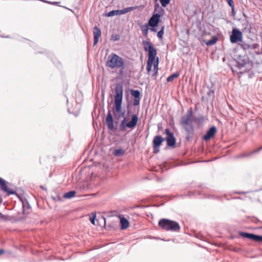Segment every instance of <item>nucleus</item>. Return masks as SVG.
Here are the masks:
<instances>
[{
    "label": "nucleus",
    "instance_id": "obj_25",
    "mask_svg": "<svg viewBox=\"0 0 262 262\" xmlns=\"http://www.w3.org/2000/svg\"><path fill=\"white\" fill-rule=\"evenodd\" d=\"M262 149V146H260L259 148H258L257 149H255L254 150L252 151L251 152H249L248 154H243L239 156L240 158H243V157H248L252 156L253 154L258 153L260 150Z\"/></svg>",
    "mask_w": 262,
    "mask_h": 262
},
{
    "label": "nucleus",
    "instance_id": "obj_45",
    "mask_svg": "<svg viewBox=\"0 0 262 262\" xmlns=\"http://www.w3.org/2000/svg\"><path fill=\"white\" fill-rule=\"evenodd\" d=\"M111 39L112 40L115 41V34L114 33H112V34L111 35Z\"/></svg>",
    "mask_w": 262,
    "mask_h": 262
},
{
    "label": "nucleus",
    "instance_id": "obj_2",
    "mask_svg": "<svg viewBox=\"0 0 262 262\" xmlns=\"http://www.w3.org/2000/svg\"><path fill=\"white\" fill-rule=\"evenodd\" d=\"M192 115V109L190 108L187 111L186 115L181 118V125L185 130L186 139L188 141L192 138L194 133V128L192 123L193 119H191Z\"/></svg>",
    "mask_w": 262,
    "mask_h": 262
},
{
    "label": "nucleus",
    "instance_id": "obj_47",
    "mask_svg": "<svg viewBox=\"0 0 262 262\" xmlns=\"http://www.w3.org/2000/svg\"><path fill=\"white\" fill-rule=\"evenodd\" d=\"M26 203L27 204L28 206V208H31V206L29 204L28 201L27 200H26Z\"/></svg>",
    "mask_w": 262,
    "mask_h": 262
},
{
    "label": "nucleus",
    "instance_id": "obj_17",
    "mask_svg": "<svg viewBox=\"0 0 262 262\" xmlns=\"http://www.w3.org/2000/svg\"><path fill=\"white\" fill-rule=\"evenodd\" d=\"M248 58L247 57H242L241 56L236 60V66L238 69L244 67L247 62Z\"/></svg>",
    "mask_w": 262,
    "mask_h": 262
},
{
    "label": "nucleus",
    "instance_id": "obj_39",
    "mask_svg": "<svg viewBox=\"0 0 262 262\" xmlns=\"http://www.w3.org/2000/svg\"><path fill=\"white\" fill-rule=\"evenodd\" d=\"M140 99H141V98H134V99L133 104L135 106L139 105V104H140Z\"/></svg>",
    "mask_w": 262,
    "mask_h": 262
},
{
    "label": "nucleus",
    "instance_id": "obj_31",
    "mask_svg": "<svg viewBox=\"0 0 262 262\" xmlns=\"http://www.w3.org/2000/svg\"><path fill=\"white\" fill-rule=\"evenodd\" d=\"M102 16L108 17L115 16V9H113L110 12H107L106 10H105V13L103 14Z\"/></svg>",
    "mask_w": 262,
    "mask_h": 262
},
{
    "label": "nucleus",
    "instance_id": "obj_13",
    "mask_svg": "<svg viewBox=\"0 0 262 262\" xmlns=\"http://www.w3.org/2000/svg\"><path fill=\"white\" fill-rule=\"evenodd\" d=\"M115 211L111 212V214L107 215L106 217H103V220L104 222V226L105 228L107 227L110 228L114 229L115 227V224L110 221V218L115 216Z\"/></svg>",
    "mask_w": 262,
    "mask_h": 262
},
{
    "label": "nucleus",
    "instance_id": "obj_10",
    "mask_svg": "<svg viewBox=\"0 0 262 262\" xmlns=\"http://www.w3.org/2000/svg\"><path fill=\"white\" fill-rule=\"evenodd\" d=\"M231 43H236L242 40V33L238 29L235 28L232 30V34L230 37Z\"/></svg>",
    "mask_w": 262,
    "mask_h": 262
},
{
    "label": "nucleus",
    "instance_id": "obj_7",
    "mask_svg": "<svg viewBox=\"0 0 262 262\" xmlns=\"http://www.w3.org/2000/svg\"><path fill=\"white\" fill-rule=\"evenodd\" d=\"M123 98L122 86H116V112H120Z\"/></svg>",
    "mask_w": 262,
    "mask_h": 262
},
{
    "label": "nucleus",
    "instance_id": "obj_43",
    "mask_svg": "<svg viewBox=\"0 0 262 262\" xmlns=\"http://www.w3.org/2000/svg\"><path fill=\"white\" fill-rule=\"evenodd\" d=\"M156 27H151L150 28V30L152 32H156L157 31V29L156 28Z\"/></svg>",
    "mask_w": 262,
    "mask_h": 262
},
{
    "label": "nucleus",
    "instance_id": "obj_3",
    "mask_svg": "<svg viewBox=\"0 0 262 262\" xmlns=\"http://www.w3.org/2000/svg\"><path fill=\"white\" fill-rule=\"evenodd\" d=\"M144 50L148 52V59L147 61L146 70L149 73L152 68V65L156 60L157 55V50L154 47V45L150 41L143 40L142 41Z\"/></svg>",
    "mask_w": 262,
    "mask_h": 262
},
{
    "label": "nucleus",
    "instance_id": "obj_8",
    "mask_svg": "<svg viewBox=\"0 0 262 262\" xmlns=\"http://www.w3.org/2000/svg\"><path fill=\"white\" fill-rule=\"evenodd\" d=\"M125 67V60L120 56L116 54V69H119V71L117 72L119 75H123Z\"/></svg>",
    "mask_w": 262,
    "mask_h": 262
},
{
    "label": "nucleus",
    "instance_id": "obj_22",
    "mask_svg": "<svg viewBox=\"0 0 262 262\" xmlns=\"http://www.w3.org/2000/svg\"><path fill=\"white\" fill-rule=\"evenodd\" d=\"M165 11L160 6L159 3H156L154 6V12L153 14H159L160 15V17H161L164 13Z\"/></svg>",
    "mask_w": 262,
    "mask_h": 262
},
{
    "label": "nucleus",
    "instance_id": "obj_29",
    "mask_svg": "<svg viewBox=\"0 0 262 262\" xmlns=\"http://www.w3.org/2000/svg\"><path fill=\"white\" fill-rule=\"evenodd\" d=\"M207 89H208V91L207 92V99H210L211 98H213L214 97V91L209 89L208 86L207 87Z\"/></svg>",
    "mask_w": 262,
    "mask_h": 262
},
{
    "label": "nucleus",
    "instance_id": "obj_21",
    "mask_svg": "<svg viewBox=\"0 0 262 262\" xmlns=\"http://www.w3.org/2000/svg\"><path fill=\"white\" fill-rule=\"evenodd\" d=\"M165 141V138H163L161 136L157 135L155 136L152 141V145H155V147L159 146L161 145L162 143Z\"/></svg>",
    "mask_w": 262,
    "mask_h": 262
},
{
    "label": "nucleus",
    "instance_id": "obj_38",
    "mask_svg": "<svg viewBox=\"0 0 262 262\" xmlns=\"http://www.w3.org/2000/svg\"><path fill=\"white\" fill-rule=\"evenodd\" d=\"M0 219H1L3 220H4V221H8L9 220V216L4 215L1 212H0Z\"/></svg>",
    "mask_w": 262,
    "mask_h": 262
},
{
    "label": "nucleus",
    "instance_id": "obj_23",
    "mask_svg": "<svg viewBox=\"0 0 262 262\" xmlns=\"http://www.w3.org/2000/svg\"><path fill=\"white\" fill-rule=\"evenodd\" d=\"M76 107L74 110H72L71 108H68V112L70 114L74 115L75 117H77L80 112V104L75 102Z\"/></svg>",
    "mask_w": 262,
    "mask_h": 262
},
{
    "label": "nucleus",
    "instance_id": "obj_20",
    "mask_svg": "<svg viewBox=\"0 0 262 262\" xmlns=\"http://www.w3.org/2000/svg\"><path fill=\"white\" fill-rule=\"evenodd\" d=\"M241 47L244 50H249V49H256L259 48V45L258 43H247L245 42H243L241 45Z\"/></svg>",
    "mask_w": 262,
    "mask_h": 262
},
{
    "label": "nucleus",
    "instance_id": "obj_9",
    "mask_svg": "<svg viewBox=\"0 0 262 262\" xmlns=\"http://www.w3.org/2000/svg\"><path fill=\"white\" fill-rule=\"evenodd\" d=\"M165 133L167 135L165 140L166 141L167 145L170 147L174 146L176 144V139L174 137L173 133L170 132L168 128L165 129Z\"/></svg>",
    "mask_w": 262,
    "mask_h": 262
},
{
    "label": "nucleus",
    "instance_id": "obj_30",
    "mask_svg": "<svg viewBox=\"0 0 262 262\" xmlns=\"http://www.w3.org/2000/svg\"><path fill=\"white\" fill-rule=\"evenodd\" d=\"M158 64H159V57H157L156 61L154 64V70L155 73L153 74V76L156 75V74L158 73Z\"/></svg>",
    "mask_w": 262,
    "mask_h": 262
},
{
    "label": "nucleus",
    "instance_id": "obj_28",
    "mask_svg": "<svg viewBox=\"0 0 262 262\" xmlns=\"http://www.w3.org/2000/svg\"><path fill=\"white\" fill-rule=\"evenodd\" d=\"M180 74L178 73H174L171 74L169 76H168L167 78V81L171 82L173 80L174 78H176L179 76Z\"/></svg>",
    "mask_w": 262,
    "mask_h": 262
},
{
    "label": "nucleus",
    "instance_id": "obj_37",
    "mask_svg": "<svg viewBox=\"0 0 262 262\" xmlns=\"http://www.w3.org/2000/svg\"><path fill=\"white\" fill-rule=\"evenodd\" d=\"M124 153V150L122 149H116V156H120Z\"/></svg>",
    "mask_w": 262,
    "mask_h": 262
},
{
    "label": "nucleus",
    "instance_id": "obj_44",
    "mask_svg": "<svg viewBox=\"0 0 262 262\" xmlns=\"http://www.w3.org/2000/svg\"><path fill=\"white\" fill-rule=\"evenodd\" d=\"M5 252V251L3 249H0V255L4 254Z\"/></svg>",
    "mask_w": 262,
    "mask_h": 262
},
{
    "label": "nucleus",
    "instance_id": "obj_11",
    "mask_svg": "<svg viewBox=\"0 0 262 262\" xmlns=\"http://www.w3.org/2000/svg\"><path fill=\"white\" fill-rule=\"evenodd\" d=\"M239 234L243 237L247 238L256 242H262V236L253 233L240 231Z\"/></svg>",
    "mask_w": 262,
    "mask_h": 262
},
{
    "label": "nucleus",
    "instance_id": "obj_5",
    "mask_svg": "<svg viewBox=\"0 0 262 262\" xmlns=\"http://www.w3.org/2000/svg\"><path fill=\"white\" fill-rule=\"evenodd\" d=\"M9 183L4 180V179L0 177V188L4 192L6 193L8 195H15L17 196L19 200L22 202L23 204V213L25 214V202L21 198L20 196L14 190L8 187Z\"/></svg>",
    "mask_w": 262,
    "mask_h": 262
},
{
    "label": "nucleus",
    "instance_id": "obj_34",
    "mask_svg": "<svg viewBox=\"0 0 262 262\" xmlns=\"http://www.w3.org/2000/svg\"><path fill=\"white\" fill-rule=\"evenodd\" d=\"M96 219V213H92L91 215L90 216V221L91 223L94 225H95V221Z\"/></svg>",
    "mask_w": 262,
    "mask_h": 262
},
{
    "label": "nucleus",
    "instance_id": "obj_18",
    "mask_svg": "<svg viewBox=\"0 0 262 262\" xmlns=\"http://www.w3.org/2000/svg\"><path fill=\"white\" fill-rule=\"evenodd\" d=\"M118 218L120 219V223L121 224V229L124 230L128 228L129 225V223L127 219L124 217V216L118 215H117Z\"/></svg>",
    "mask_w": 262,
    "mask_h": 262
},
{
    "label": "nucleus",
    "instance_id": "obj_6",
    "mask_svg": "<svg viewBox=\"0 0 262 262\" xmlns=\"http://www.w3.org/2000/svg\"><path fill=\"white\" fill-rule=\"evenodd\" d=\"M138 117L137 115L134 114L132 116L131 120L128 122L126 117H124L122 121L120 127L122 131H124L126 127L134 129L137 124Z\"/></svg>",
    "mask_w": 262,
    "mask_h": 262
},
{
    "label": "nucleus",
    "instance_id": "obj_33",
    "mask_svg": "<svg viewBox=\"0 0 262 262\" xmlns=\"http://www.w3.org/2000/svg\"><path fill=\"white\" fill-rule=\"evenodd\" d=\"M164 29H165V26H163L161 27V30L158 32L157 37L159 39H162L163 38V36L164 33Z\"/></svg>",
    "mask_w": 262,
    "mask_h": 262
},
{
    "label": "nucleus",
    "instance_id": "obj_41",
    "mask_svg": "<svg viewBox=\"0 0 262 262\" xmlns=\"http://www.w3.org/2000/svg\"><path fill=\"white\" fill-rule=\"evenodd\" d=\"M226 1L230 7H232L234 6V2H233V0H226Z\"/></svg>",
    "mask_w": 262,
    "mask_h": 262
},
{
    "label": "nucleus",
    "instance_id": "obj_15",
    "mask_svg": "<svg viewBox=\"0 0 262 262\" xmlns=\"http://www.w3.org/2000/svg\"><path fill=\"white\" fill-rule=\"evenodd\" d=\"M160 18L159 14H152L147 25L151 27H157L160 21Z\"/></svg>",
    "mask_w": 262,
    "mask_h": 262
},
{
    "label": "nucleus",
    "instance_id": "obj_19",
    "mask_svg": "<svg viewBox=\"0 0 262 262\" xmlns=\"http://www.w3.org/2000/svg\"><path fill=\"white\" fill-rule=\"evenodd\" d=\"M106 66L112 69L115 68V53H112L107 58Z\"/></svg>",
    "mask_w": 262,
    "mask_h": 262
},
{
    "label": "nucleus",
    "instance_id": "obj_50",
    "mask_svg": "<svg viewBox=\"0 0 262 262\" xmlns=\"http://www.w3.org/2000/svg\"><path fill=\"white\" fill-rule=\"evenodd\" d=\"M40 187H41V189H45L44 188V187H43V186H40Z\"/></svg>",
    "mask_w": 262,
    "mask_h": 262
},
{
    "label": "nucleus",
    "instance_id": "obj_14",
    "mask_svg": "<svg viewBox=\"0 0 262 262\" xmlns=\"http://www.w3.org/2000/svg\"><path fill=\"white\" fill-rule=\"evenodd\" d=\"M103 168L104 169L105 171L107 173L110 172L111 174H112L114 170V162L113 161H108L107 160L106 162H105L103 164Z\"/></svg>",
    "mask_w": 262,
    "mask_h": 262
},
{
    "label": "nucleus",
    "instance_id": "obj_26",
    "mask_svg": "<svg viewBox=\"0 0 262 262\" xmlns=\"http://www.w3.org/2000/svg\"><path fill=\"white\" fill-rule=\"evenodd\" d=\"M76 193V191L75 190H71L67 192H66L63 194V198L67 199H70L73 198L75 196V194Z\"/></svg>",
    "mask_w": 262,
    "mask_h": 262
},
{
    "label": "nucleus",
    "instance_id": "obj_52",
    "mask_svg": "<svg viewBox=\"0 0 262 262\" xmlns=\"http://www.w3.org/2000/svg\"><path fill=\"white\" fill-rule=\"evenodd\" d=\"M68 102H69L68 99H67V103H68Z\"/></svg>",
    "mask_w": 262,
    "mask_h": 262
},
{
    "label": "nucleus",
    "instance_id": "obj_4",
    "mask_svg": "<svg viewBox=\"0 0 262 262\" xmlns=\"http://www.w3.org/2000/svg\"><path fill=\"white\" fill-rule=\"evenodd\" d=\"M159 226L163 230L171 231H179L180 226L176 221L166 219H161L158 223Z\"/></svg>",
    "mask_w": 262,
    "mask_h": 262
},
{
    "label": "nucleus",
    "instance_id": "obj_12",
    "mask_svg": "<svg viewBox=\"0 0 262 262\" xmlns=\"http://www.w3.org/2000/svg\"><path fill=\"white\" fill-rule=\"evenodd\" d=\"M216 132V127L215 126H212L203 136L202 139L205 141H209L214 136Z\"/></svg>",
    "mask_w": 262,
    "mask_h": 262
},
{
    "label": "nucleus",
    "instance_id": "obj_49",
    "mask_svg": "<svg viewBox=\"0 0 262 262\" xmlns=\"http://www.w3.org/2000/svg\"><path fill=\"white\" fill-rule=\"evenodd\" d=\"M125 114V111H124L122 113V116H123Z\"/></svg>",
    "mask_w": 262,
    "mask_h": 262
},
{
    "label": "nucleus",
    "instance_id": "obj_24",
    "mask_svg": "<svg viewBox=\"0 0 262 262\" xmlns=\"http://www.w3.org/2000/svg\"><path fill=\"white\" fill-rule=\"evenodd\" d=\"M136 9V7H129L124 8L122 10H116V15L124 14L125 13H126L127 12L135 10Z\"/></svg>",
    "mask_w": 262,
    "mask_h": 262
},
{
    "label": "nucleus",
    "instance_id": "obj_48",
    "mask_svg": "<svg viewBox=\"0 0 262 262\" xmlns=\"http://www.w3.org/2000/svg\"><path fill=\"white\" fill-rule=\"evenodd\" d=\"M238 194H245L246 193V192H236Z\"/></svg>",
    "mask_w": 262,
    "mask_h": 262
},
{
    "label": "nucleus",
    "instance_id": "obj_27",
    "mask_svg": "<svg viewBox=\"0 0 262 262\" xmlns=\"http://www.w3.org/2000/svg\"><path fill=\"white\" fill-rule=\"evenodd\" d=\"M130 94L134 98H141V93L139 90H131Z\"/></svg>",
    "mask_w": 262,
    "mask_h": 262
},
{
    "label": "nucleus",
    "instance_id": "obj_40",
    "mask_svg": "<svg viewBox=\"0 0 262 262\" xmlns=\"http://www.w3.org/2000/svg\"><path fill=\"white\" fill-rule=\"evenodd\" d=\"M152 148H153V152L154 154H157L159 152V151H160V147L159 146L155 147V145H152Z\"/></svg>",
    "mask_w": 262,
    "mask_h": 262
},
{
    "label": "nucleus",
    "instance_id": "obj_53",
    "mask_svg": "<svg viewBox=\"0 0 262 262\" xmlns=\"http://www.w3.org/2000/svg\"><path fill=\"white\" fill-rule=\"evenodd\" d=\"M108 52V50H106V53H107Z\"/></svg>",
    "mask_w": 262,
    "mask_h": 262
},
{
    "label": "nucleus",
    "instance_id": "obj_36",
    "mask_svg": "<svg viewBox=\"0 0 262 262\" xmlns=\"http://www.w3.org/2000/svg\"><path fill=\"white\" fill-rule=\"evenodd\" d=\"M171 0H160V2L163 7H166L170 2Z\"/></svg>",
    "mask_w": 262,
    "mask_h": 262
},
{
    "label": "nucleus",
    "instance_id": "obj_35",
    "mask_svg": "<svg viewBox=\"0 0 262 262\" xmlns=\"http://www.w3.org/2000/svg\"><path fill=\"white\" fill-rule=\"evenodd\" d=\"M217 40V38L216 37H214L213 38H212L210 40H209L206 44L208 46H211V45H214V43H215V42H216Z\"/></svg>",
    "mask_w": 262,
    "mask_h": 262
},
{
    "label": "nucleus",
    "instance_id": "obj_32",
    "mask_svg": "<svg viewBox=\"0 0 262 262\" xmlns=\"http://www.w3.org/2000/svg\"><path fill=\"white\" fill-rule=\"evenodd\" d=\"M149 26L148 25H145V26H143L141 28V30L142 31L143 34L144 36H148V31L149 30L148 27Z\"/></svg>",
    "mask_w": 262,
    "mask_h": 262
},
{
    "label": "nucleus",
    "instance_id": "obj_51",
    "mask_svg": "<svg viewBox=\"0 0 262 262\" xmlns=\"http://www.w3.org/2000/svg\"><path fill=\"white\" fill-rule=\"evenodd\" d=\"M4 37H5V38H9V36H5Z\"/></svg>",
    "mask_w": 262,
    "mask_h": 262
},
{
    "label": "nucleus",
    "instance_id": "obj_16",
    "mask_svg": "<svg viewBox=\"0 0 262 262\" xmlns=\"http://www.w3.org/2000/svg\"><path fill=\"white\" fill-rule=\"evenodd\" d=\"M101 35V30L97 27L95 26L93 28V35H94V41L93 46H95L97 44L99 41V39Z\"/></svg>",
    "mask_w": 262,
    "mask_h": 262
},
{
    "label": "nucleus",
    "instance_id": "obj_1",
    "mask_svg": "<svg viewBox=\"0 0 262 262\" xmlns=\"http://www.w3.org/2000/svg\"><path fill=\"white\" fill-rule=\"evenodd\" d=\"M115 85H111L112 94H111L107 99V113L105 118L104 125H106L108 129L109 135L107 139L109 141L110 145L106 146V149L109 150L108 152V156H115V146L113 145L115 143V125L113 116H115V95L113 94V86Z\"/></svg>",
    "mask_w": 262,
    "mask_h": 262
},
{
    "label": "nucleus",
    "instance_id": "obj_42",
    "mask_svg": "<svg viewBox=\"0 0 262 262\" xmlns=\"http://www.w3.org/2000/svg\"><path fill=\"white\" fill-rule=\"evenodd\" d=\"M231 13H232V15L233 16H234L235 15V10H234V7H231Z\"/></svg>",
    "mask_w": 262,
    "mask_h": 262
},
{
    "label": "nucleus",
    "instance_id": "obj_46",
    "mask_svg": "<svg viewBox=\"0 0 262 262\" xmlns=\"http://www.w3.org/2000/svg\"><path fill=\"white\" fill-rule=\"evenodd\" d=\"M120 36L116 34V41L119 40Z\"/></svg>",
    "mask_w": 262,
    "mask_h": 262
}]
</instances>
